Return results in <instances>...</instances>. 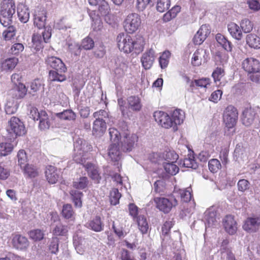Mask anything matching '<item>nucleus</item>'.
<instances>
[{"instance_id": "nucleus-13", "label": "nucleus", "mask_w": 260, "mask_h": 260, "mask_svg": "<svg viewBox=\"0 0 260 260\" xmlns=\"http://www.w3.org/2000/svg\"><path fill=\"white\" fill-rule=\"evenodd\" d=\"M208 55L206 50L202 48L198 49L193 53L191 59V63L195 67H199L207 60Z\"/></svg>"}, {"instance_id": "nucleus-50", "label": "nucleus", "mask_w": 260, "mask_h": 260, "mask_svg": "<svg viewBox=\"0 0 260 260\" xmlns=\"http://www.w3.org/2000/svg\"><path fill=\"white\" fill-rule=\"evenodd\" d=\"M68 232V229L67 226L58 224L53 230L52 233L55 236H66Z\"/></svg>"}, {"instance_id": "nucleus-52", "label": "nucleus", "mask_w": 260, "mask_h": 260, "mask_svg": "<svg viewBox=\"0 0 260 260\" xmlns=\"http://www.w3.org/2000/svg\"><path fill=\"white\" fill-rule=\"evenodd\" d=\"M170 52L168 51H164L159 58V62L161 68H166L168 64Z\"/></svg>"}, {"instance_id": "nucleus-38", "label": "nucleus", "mask_w": 260, "mask_h": 260, "mask_svg": "<svg viewBox=\"0 0 260 260\" xmlns=\"http://www.w3.org/2000/svg\"><path fill=\"white\" fill-rule=\"evenodd\" d=\"M18 107L17 101L14 99H8L5 106V111L7 114L15 113Z\"/></svg>"}, {"instance_id": "nucleus-61", "label": "nucleus", "mask_w": 260, "mask_h": 260, "mask_svg": "<svg viewBox=\"0 0 260 260\" xmlns=\"http://www.w3.org/2000/svg\"><path fill=\"white\" fill-rule=\"evenodd\" d=\"M30 237L35 241H40L44 238V233L39 229L32 230L29 232Z\"/></svg>"}, {"instance_id": "nucleus-10", "label": "nucleus", "mask_w": 260, "mask_h": 260, "mask_svg": "<svg viewBox=\"0 0 260 260\" xmlns=\"http://www.w3.org/2000/svg\"><path fill=\"white\" fill-rule=\"evenodd\" d=\"M243 229L249 233L257 232L260 229V215L248 217L244 222Z\"/></svg>"}, {"instance_id": "nucleus-28", "label": "nucleus", "mask_w": 260, "mask_h": 260, "mask_svg": "<svg viewBox=\"0 0 260 260\" xmlns=\"http://www.w3.org/2000/svg\"><path fill=\"white\" fill-rule=\"evenodd\" d=\"M215 39L218 44L228 52H231L233 49V45L226 37L221 34H217Z\"/></svg>"}, {"instance_id": "nucleus-36", "label": "nucleus", "mask_w": 260, "mask_h": 260, "mask_svg": "<svg viewBox=\"0 0 260 260\" xmlns=\"http://www.w3.org/2000/svg\"><path fill=\"white\" fill-rule=\"evenodd\" d=\"M18 62V59L16 57L9 58L2 62V68L4 71H12Z\"/></svg>"}, {"instance_id": "nucleus-30", "label": "nucleus", "mask_w": 260, "mask_h": 260, "mask_svg": "<svg viewBox=\"0 0 260 260\" xmlns=\"http://www.w3.org/2000/svg\"><path fill=\"white\" fill-rule=\"evenodd\" d=\"M86 226L95 232H99L103 230L104 224L100 217L96 216L86 223Z\"/></svg>"}, {"instance_id": "nucleus-42", "label": "nucleus", "mask_w": 260, "mask_h": 260, "mask_svg": "<svg viewBox=\"0 0 260 260\" xmlns=\"http://www.w3.org/2000/svg\"><path fill=\"white\" fill-rule=\"evenodd\" d=\"M7 27L3 32V36L6 41H11L16 35V29L13 26L10 25Z\"/></svg>"}, {"instance_id": "nucleus-56", "label": "nucleus", "mask_w": 260, "mask_h": 260, "mask_svg": "<svg viewBox=\"0 0 260 260\" xmlns=\"http://www.w3.org/2000/svg\"><path fill=\"white\" fill-rule=\"evenodd\" d=\"M18 165L20 166L21 169L24 168V166L27 165V158L25 152L23 150L19 151L18 154Z\"/></svg>"}, {"instance_id": "nucleus-18", "label": "nucleus", "mask_w": 260, "mask_h": 260, "mask_svg": "<svg viewBox=\"0 0 260 260\" xmlns=\"http://www.w3.org/2000/svg\"><path fill=\"white\" fill-rule=\"evenodd\" d=\"M210 33V31L207 25H202L193 37V43L196 45L201 44L205 41Z\"/></svg>"}, {"instance_id": "nucleus-44", "label": "nucleus", "mask_w": 260, "mask_h": 260, "mask_svg": "<svg viewBox=\"0 0 260 260\" xmlns=\"http://www.w3.org/2000/svg\"><path fill=\"white\" fill-rule=\"evenodd\" d=\"M109 133L111 143L119 144V140H121L122 138H121L120 134L117 129L113 127L110 128Z\"/></svg>"}, {"instance_id": "nucleus-20", "label": "nucleus", "mask_w": 260, "mask_h": 260, "mask_svg": "<svg viewBox=\"0 0 260 260\" xmlns=\"http://www.w3.org/2000/svg\"><path fill=\"white\" fill-rule=\"evenodd\" d=\"M185 118V113L181 109L175 110L171 114V121H172L173 128L174 131L177 129V125L181 124Z\"/></svg>"}, {"instance_id": "nucleus-14", "label": "nucleus", "mask_w": 260, "mask_h": 260, "mask_svg": "<svg viewBox=\"0 0 260 260\" xmlns=\"http://www.w3.org/2000/svg\"><path fill=\"white\" fill-rule=\"evenodd\" d=\"M46 19V12L44 9L39 8L35 11L34 23L39 29L45 27Z\"/></svg>"}, {"instance_id": "nucleus-27", "label": "nucleus", "mask_w": 260, "mask_h": 260, "mask_svg": "<svg viewBox=\"0 0 260 260\" xmlns=\"http://www.w3.org/2000/svg\"><path fill=\"white\" fill-rule=\"evenodd\" d=\"M27 89L23 84H19L15 86L10 91V94L15 96L16 99L23 98L27 93Z\"/></svg>"}, {"instance_id": "nucleus-31", "label": "nucleus", "mask_w": 260, "mask_h": 260, "mask_svg": "<svg viewBox=\"0 0 260 260\" xmlns=\"http://www.w3.org/2000/svg\"><path fill=\"white\" fill-rule=\"evenodd\" d=\"M205 218L209 226L216 225L219 219L216 212L213 209H209L205 212Z\"/></svg>"}, {"instance_id": "nucleus-7", "label": "nucleus", "mask_w": 260, "mask_h": 260, "mask_svg": "<svg viewBox=\"0 0 260 260\" xmlns=\"http://www.w3.org/2000/svg\"><path fill=\"white\" fill-rule=\"evenodd\" d=\"M156 208L164 213H169L173 207L178 204L177 200L173 197L169 198L157 197L154 199Z\"/></svg>"}, {"instance_id": "nucleus-35", "label": "nucleus", "mask_w": 260, "mask_h": 260, "mask_svg": "<svg viewBox=\"0 0 260 260\" xmlns=\"http://www.w3.org/2000/svg\"><path fill=\"white\" fill-rule=\"evenodd\" d=\"M40 116L41 117L39 119L40 121L39 128L43 130L48 129L51 125V120L49 119L46 112L44 110H41Z\"/></svg>"}, {"instance_id": "nucleus-55", "label": "nucleus", "mask_w": 260, "mask_h": 260, "mask_svg": "<svg viewBox=\"0 0 260 260\" xmlns=\"http://www.w3.org/2000/svg\"><path fill=\"white\" fill-rule=\"evenodd\" d=\"M170 0H157L156 9L160 12H164L170 6Z\"/></svg>"}, {"instance_id": "nucleus-19", "label": "nucleus", "mask_w": 260, "mask_h": 260, "mask_svg": "<svg viewBox=\"0 0 260 260\" xmlns=\"http://www.w3.org/2000/svg\"><path fill=\"white\" fill-rule=\"evenodd\" d=\"M223 224L225 230L230 235L236 233L237 226V223L232 215H227L223 219Z\"/></svg>"}, {"instance_id": "nucleus-48", "label": "nucleus", "mask_w": 260, "mask_h": 260, "mask_svg": "<svg viewBox=\"0 0 260 260\" xmlns=\"http://www.w3.org/2000/svg\"><path fill=\"white\" fill-rule=\"evenodd\" d=\"M183 165L186 168L193 169H196L198 167V165L194 160V157L191 154L188 155L187 157L184 158Z\"/></svg>"}, {"instance_id": "nucleus-17", "label": "nucleus", "mask_w": 260, "mask_h": 260, "mask_svg": "<svg viewBox=\"0 0 260 260\" xmlns=\"http://www.w3.org/2000/svg\"><path fill=\"white\" fill-rule=\"evenodd\" d=\"M12 244L16 249L23 250L28 247L29 242L25 237L18 234L13 236Z\"/></svg>"}, {"instance_id": "nucleus-29", "label": "nucleus", "mask_w": 260, "mask_h": 260, "mask_svg": "<svg viewBox=\"0 0 260 260\" xmlns=\"http://www.w3.org/2000/svg\"><path fill=\"white\" fill-rule=\"evenodd\" d=\"M17 15L21 22L26 23L29 18L28 8L23 4L19 5L17 8Z\"/></svg>"}, {"instance_id": "nucleus-5", "label": "nucleus", "mask_w": 260, "mask_h": 260, "mask_svg": "<svg viewBox=\"0 0 260 260\" xmlns=\"http://www.w3.org/2000/svg\"><path fill=\"white\" fill-rule=\"evenodd\" d=\"M238 116V111L233 106H228L224 111L223 119L226 128L230 131L229 135H233L235 132L234 128L237 123Z\"/></svg>"}, {"instance_id": "nucleus-45", "label": "nucleus", "mask_w": 260, "mask_h": 260, "mask_svg": "<svg viewBox=\"0 0 260 260\" xmlns=\"http://www.w3.org/2000/svg\"><path fill=\"white\" fill-rule=\"evenodd\" d=\"M175 162H164V168L166 172L172 175H176L179 171V168Z\"/></svg>"}, {"instance_id": "nucleus-2", "label": "nucleus", "mask_w": 260, "mask_h": 260, "mask_svg": "<svg viewBox=\"0 0 260 260\" xmlns=\"http://www.w3.org/2000/svg\"><path fill=\"white\" fill-rule=\"evenodd\" d=\"M0 10V23L4 27L10 25L12 18L15 13V2L13 0H3Z\"/></svg>"}, {"instance_id": "nucleus-46", "label": "nucleus", "mask_w": 260, "mask_h": 260, "mask_svg": "<svg viewBox=\"0 0 260 260\" xmlns=\"http://www.w3.org/2000/svg\"><path fill=\"white\" fill-rule=\"evenodd\" d=\"M24 173L29 177H35L38 174L37 168L32 165L27 164L23 168Z\"/></svg>"}, {"instance_id": "nucleus-3", "label": "nucleus", "mask_w": 260, "mask_h": 260, "mask_svg": "<svg viewBox=\"0 0 260 260\" xmlns=\"http://www.w3.org/2000/svg\"><path fill=\"white\" fill-rule=\"evenodd\" d=\"M91 148V145H88L85 140L78 138L74 143V160L78 164L83 165L84 167V165L87 163L85 160L86 153L90 151Z\"/></svg>"}, {"instance_id": "nucleus-9", "label": "nucleus", "mask_w": 260, "mask_h": 260, "mask_svg": "<svg viewBox=\"0 0 260 260\" xmlns=\"http://www.w3.org/2000/svg\"><path fill=\"white\" fill-rule=\"evenodd\" d=\"M137 136L133 133L125 132L120 141L121 150L123 151H131L134 148L138 141Z\"/></svg>"}, {"instance_id": "nucleus-26", "label": "nucleus", "mask_w": 260, "mask_h": 260, "mask_svg": "<svg viewBox=\"0 0 260 260\" xmlns=\"http://www.w3.org/2000/svg\"><path fill=\"white\" fill-rule=\"evenodd\" d=\"M128 109L133 111L138 112L142 109L141 99L137 96L132 95L127 99Z\"/></svg>"}, {"instance_id": "nucleus-11", "label": "nucleus", "mask_w": 260, "mask_h": 260, "mask_svg": "<svg viewBox=\"0 0 260 260\" xmlns=\"http://www.w3.org/2000/svg\"><path fill=\"white\" fill-rule=\"evenodd\" d=\"M155 120L162 127L169 128L173 127L172 121L169 115L162 111H155L153 114Z\"/></svg>"}, {"instance_id": "nucleus-47", "label": "nucleus", "mask_w": 260, "mask_h": 260, "mask_svg": "<svg viewBox=\"0 0 260 260\" xmlns=\"http://www.w3.org/2000/svg\"><path fill=\"white\" fill-rule=\"evenodd\" d=\"M162 158L165 162H175L178 159V155L174 151H169L164 153Z\"/></svg>"}, {"instance_id": "nucleus-16", "label": "nucleus", "mask_w": 260, "mask_h": 260, "mask_svg": "<svg viewBox=\"0 0 260 260\" xmlns=\"http://www.w3.org/2000/svg\"><path fill=\"white\" fill-rule=\"evenodd\" d=\"M46 62L48 66L57 71L66 72L67 70L62 61L60 58L56 57L51 56L48 57L46 59Z\"/></svg>"}, {"instance_id": "nucleus-15", "label": "nucleus", "mask_w": 260, "mask_h": 260, "mask_svg": "<svg viewBox=\"0 0 260 260\" xmlns=\"http://www.w3.org/2000/svg\"><path fill=\"white\" fill-rule=\"evenodd\" d=\"M45 174L48 182L55 184L60 177V171L53 166H49L46 168Z\"/></svg>"}, {"instance_id": "nucleus-4", "label": "nucleus", "mask_w": 260, "mask_h": 260, "mask_svg": "<svg viewBox=\"0 0 260 260\" xmlns=\"http://www.w3.org/2000/svg\"><path fill=\"white\" fill-rule=\"evenodd\" d=\"M242 68L248 74H251L250 78L251 81L257 82L260 78V62L252 57L246 58L242 64Z\"/></svg>"}, {"instance_id": "nucleus-25", "label": "nucleus", "mask_w": 260, "mask_h": 260, "mask_svg": "<svg viewBox=\"0 0 260 260\" xmlns=\"http://www.w3.org/2000/svg\"><path fill=\"white\" fill-rule=\"evenodd\" d=\"M106 129V122L103 119H95L93 121L92 133L94 135H102L105 132Z\"/></svg>"}, {"instance_id": "nucleus-63", "label": "nucleus", "mask_w": 260, "mask_h": 260, "mask_svg": "<svg viewBox=\"0 0 260 260\" xmlns=\"http://www.w3.org/2000/svg\"><path fill=\"white\" fill-rule=\"evenodd\" d=\"M74 212L72 207L70 204H66L63 206L62 210V216L66 218H70L73 215Z\"/></svg>"}, {"instance_id": "nucleus-49", "label": "nucleus", "mask_w": 260, "mask_h": 260, "mask_svg": "<svg viewBox=\"0 0 260 260\" xmlns=\"http://www.w3.org/2000/svg\"><path fill=\"white\" fill-rule=\"evenodd\" d=\"M139 230L142 234L147 233L148 229V224L146 218L144 216H139L137 219Z\"/></svg>"}, {"instance_id": "nucleus-57", "label": "nucleus", "mask_w": 260, "mask_h": 260, "mask_svg": "<svg viewBox=\"0 0 260 260\" xmlns=\"http://www.w3.org/2000/svg\"><path fill=\"white\" fill-rule=\"evenodd\" d=\"M179 193L182 200L184 202H188L191 199V188L189 187L180 189Z\"/></svg>"}, {"instance_id": "nucleus-6", "label": "nucleus", "mask_w": 260, "mask_h": 260, "mask_svg": "<svg viewBox=\"0 0 260 260\" xmlns=\"http://www.w3.org/2000/svg\"><path fill=\"white\" fill-rule=\"evenodd\" d=\"M7 131L11 137L21 136L26 133L25 127L20 119L16 117H12L8 121Z\"/></svg>"}, {"instance_id": "nucleus-51", "label": "nucleus", "mask_w": 260, "mask_h": 260, "mask_svg": "<svg viewBox=\"0 0 260 260\" xmlns=\"http://www.w3.org/2000/svg\"><path fill=\"white\" fill-rule=\"evenodd\" d=\"M13 149V145L10 143H2L0 144V154L6 156L10 153Z\"/></svg>"}, {"instance_id": "nucleus-21", "label": "nucleus", "mask_w": 260, "mask_h": 260, "mask_svg": "<svg viewBox=\"0 0 260 260\" xmlns=\"http://www.w3.org/2000/svg\"><path fill=\"white\" fill-rule=\"evenodd\" d=\"M99 5V10L101 15L105 16V20L107 23L111 24L113 20L114 16L109 14L110 8L108 3L104 0Z\"/></svg>"}, {"instance_id": "nucleus-54", "label": "nucleus", "mask_w": 260, "mask_h": 260, "mask_svg": "<svg viewBox=\"0 0 260 260\" xmlns=\"http://www.w3.org/2000/svg\"><path fill=\"white\" fill-rule=\"evenodd\" d=\"M121 197V194L119 193L118 189L113 188L110 192V200L111 204L116 205L119 203V199Z\"/></svg>"}, {"instance_id": "nucleus-41", "label": "nucleus", "mask_w": 260, "mask_h": 260, "mask_svg": "<svg viewBox=\"0 0 260 260\" xmlns=\"http://www.w3.org/2000/svg\"><path fill=\"white\" fill-rule=\"evenodd\" d=\"M89 181L86 177H80L73 181V186L78 189H83L88 186Z\"/></svg>"}, {"instance_id": "nucleus-8", "label": "nucleus", "mask_w": 260, "mask_h": 260, "mask_svg": "<svg viewBox=\"0 0 260 260\" xmlns=\"http://www.w3.org/2000/svg\"><path fill=\"white\" fill-rule=\"evenodd\" d=\"M141 19L137 13L128 15L124 21V28L126 32L133 34L136 31L140 26Z\"/></svg>"}, {"instance_id": "nucleus-62", "label": "nucleus", "mask_w": 260, "mask_h": 260, "mask_svg": "<svg viewBox=\"0 0 260 260\" xmlns=\"http://www.w3.org/2000/svg\"><path fill=\"white\" fill-rule=\"evenodd\" d=\"M24 50V46L22 43H16L11 47L9 52L13 55H18Z\"/></svg>"}, {"instance_id": "nucleus-59", "label": "nucleus", "mask_w": 260, "mask_h": 260, "mask_svg": "<svg viewBox=\"0 0 260 260\" xmlns=\"http://www.w3.org/2000/svg\"><path fill=\"white\" fill-rule=\"evenodd\" d=\"M94 46V42L93 40L91 38L88 37L82 40L80 47L88 50L92 49Z\"/></svg>"}, {"instance_id": "nucleus-34", "label": "nucleus", "mask_w": 260, "mask_h": 260, "mask_svg": "<svg viewBox=\"0 0 260 260\" xmlns=\"http://www.w3.org/2000/svg\"><path fill=\"white\" fill-rule=\"evenodd\" d=\"M246 41L250 47L254 49L260 48V38L257 35L253 34L247 35Z\"/></svg>"}, {"instance_id": "nucleus-32", "label": "nucleus", "mask_w": 260, "mask_h": 260, "mask_svg": "<svg viewBox=\"0 0 260 260\" xmlns=\"http://www.w3.org/2000/svg\"><path fill=\"white\" fill-rule=\"evenodd\" d=\"M228 30L231 36L236 40H240L242 37L240 27L236 23L232 22L228 25Z\"/></svg>"}, {"instance_id": "nucleus-23", "label": "nucleus", "mask_w": 260, "mask_h": 260, "mask_svg": "<svg viewBox=\"0 0 260 260\" xmlns=\"http://www.w3.org/2000/svg\"><path fill=\"white\" fill-rule=\"evenodd\" d=\"M84 168L87 171L88 175L95 182L98 183L101 179V176L99 173L98 167L94 164L87 162L84 165Z\"/></svg>"}, {"instance_id": "nucleus-12", "label": "nucleus", "mask_w": 260, "mask_h": 260, "mask_svg": "<svg viewBox=\"0 0 260 260\" xmlns=\"http://www.w3.org/2000/svg\"><path fill=\"white\" fill-rule=\"evenodd\" d=\"M155 55L154 50L150 48L146 50L142 55L141 61L143 67L145 70L150 69L155 60Z\"/></svg>"}, {"instance_id": "nucleus-37", "label": "nucleus", "mask_w": 260, "mask_h": 260, "mask_svg": "<svg viewBox=\"0 0 260 260\" xmlns=\"http://www.w3.org/2000/svg\"><path fill=\"white\" fill-rule=\"evenodd\" d=\"M32 47L37 51H39L43 48L45 42L43 39H42V35L40 34L36 33L32 37Z\"/></svg>"}, {"instance_id": "nucleus-22", "label": "nucleus", "mask_w": 260, "mask_h": 260, "mask_svg": "<svg viewBox=\"0 0 260 260\" xmlns=\"http://www.w3.org/2000/svg\"><path fill=\"white\" fill-rule=\"evenodd\" d=\"M255 116V112L252 108H246L243 112L242 117V123L246 126H250L253 122Z\"/></svg>"}, {"instance_id": "nucleus-40", "label": "nucleus", "mask_w": 260, "mask_h": 260, "mask_svg": "<svg viewBox=\"0 0 260 260\" xmlns=\"http://www.w3.org/2000/svg\"><path fill=\"white\" fill-rule=\"evenodd\" d=\"M57 117L66 120H74L76 119V114L71 110H64L63 112L56 114Z\"/></svg>"}, {"instance_id": "nucleus-39", "label": "nucleus", "mask_w": 260, "mask_h": 260, "mask_svg": "<svg viewBox=\"0 0 260 260\" xmlns=\"http://www.w3.org/2000/svg\"><path fill=\"white\" fill-rule=\"evenodd\" d=\"M73 243L77 252L80 254H83L85 247V240L78 236H75L73 239Z\"/></svg>"}, {"instance_id": "nucleus-53", "label": "nucleus", "mask_w": 260, "mask_h": 260, "mask_svg": "<svg viewBox=\"0 0 260 260\" xmlns=\"http://www.w3.org/2000/svg\"><path fill=\"white\" fill-rule=\"evenodd\" d=\"M208 167L209 170L214 173H216L221 167L220 162L217 159H211L209 161Z\"/></svg>"}, {"instance_id": "nucleus-33", "label": "nucleus", "mask_w": 260, "mask_h": 260, "mask_svg": "<svg viewBox=\"0 0 260 260\" xmlns=\"http://www.w3.org/2000/svg\"><path fill=\"white\" fill-rule=\"evenodd\" d=\"M64 73L57 70H51L49 73L48 80L52 82H63L67 79Z\"/></svg>"}, {"instance_id": "nucleus-58", "label": "nucleus", "mask_w": 260, "mask_h": 260, "mask_svg": "<svg viewBox=\"0 0 260 260\" xmlns=\"http://www.w3.org/2000/svg\"><path fill=\"white\" fill-rule=\"evenodd\" d=\"M240 26L245 33H248L252 30L253 25L249 19H245L242 20Z\"/></svg>"}, {"instance_id": "nucleus-64", "label": "nucleus", "mask_w": 260, "mask_h": 260, "mask_svg": "<svg viewBox=\"0 0 260 260\" xmlns=\"http://www.w3.org/2000/svg\"><path fill=\"white\" fill-rule=\"evenodd\" d=\"M215 59L217 61H219L220 63L223 64L227 62L229 55L224 52L218 51L215 54Z\"/></svg>"}, {"instance_id": "nucleus-60", "label": "nucleus", "mask_w": 260, "mask_h": 260, "mask_svg": "<svg viewBox=\"0 0 260 260\" xmlns=\"http://www.w3.org/2000/svg\"><path fill=\"white\" fill-rule=\"evenodd\" d=\"M224 75V71L221 68L217 67L213 71L212 74V76L214 79V82L217 83L220 81L221 79Z\"/></svg>"}, {"instance_id": "nucleus-24", "label": "nucleus", "mask_w": 260, "mask_h": 260, "mask_svg": "<svg viewBox=\"0 0 260 260\" xmlns=\"http://www.w3.org/2000/svg\"><path fill=\"white\" fill-rule=\"evenodd\" d=\"M119 144L111 143L108 149V155L112 161H117L121 158Z\"/></svg>"}, {"instance_id": "nucleus-43", "label": "nucleus", "mask_w": 260, "mask_h": 260, "mask_svg": "<svg viewBox=\"0 0 260 260\" xmlns=\"http://www.w3.org/2000/svg\"><path fill=\"white\" fill-rule=\"evenodd\" d=\"M210 79L208 78H203L198 80H194L191 83L190 86H197L201 88H207L210 85Z\"/></svg>"}, {"instance_id": "nucleus-1", "label": "nucleus", "mask_w": 260, "mask_h": 260, "mask_svg": "<svg viewBox=\"0 0 260 260\" xmlns=\"http://www.w3.org/2000/svg\"><path fill=\"white\" fill-rule=\"evenodd\" d=\"M116 42L119 50L127 53L133 51L139 53L143 50L145 44L144 39L142 36H137L132 38L124 33L118 35Z\"/></svg>"}]
</instances>
